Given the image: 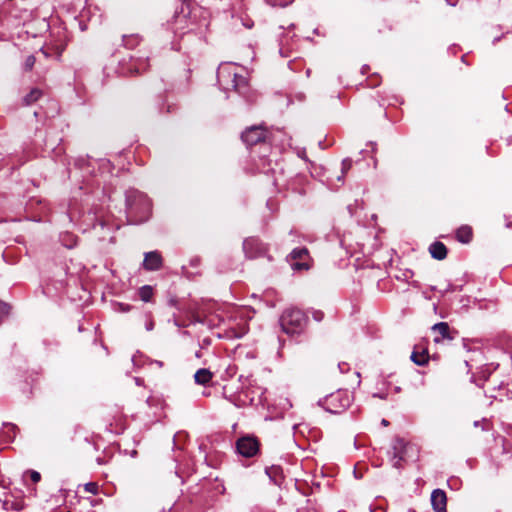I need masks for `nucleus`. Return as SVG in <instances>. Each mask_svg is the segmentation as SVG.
Returning a JSON list of instances; mask_svg holds the SVG:
<instances>
[{"label": "nucleus", "instance_id": "1", "mask_svg": "<svg viewBox=\"0 0 512 512\" xmlns=\"http://www.w3.org/2000/svg\"><path fill=\"white\" fill-rule=\"evenodd\" d=\"M151 203L147 196L135 189L126 191V213L131 224H140L148 220Z\"/></svg>", "mask_w": 512, "mask_h": 512}, {"label": "nucleus", "instance_id": "2", "mask_svg": "<svg viewBox=\"0 0 512 512\" xmlns=\"http://www.w3.org/2000/svg\"><path fill=\"white\" fill-rule=\"evenodd\" d=\"M418 448L416 445L406 441L401 437H395L389 451V460L396 469L403 467V462L416 460L418 458Z\"/></svg>", "mask_w": 512, "mask_h": 512}, {"label": "nucleus", "instance_id": "3", "mask_svg": "<svg viewBox=\"0 0 512 512\" xmlns=\"http://www.w3.org/2000/svg\"><path fill=\"white\" fill-rule=\"evenodd\" d=\"M308 321L306 315L299 309L288 308L280 317V325L288 335H294L301 333Z\"/></svg>", "mask_w": 512, "mask_h": 512}, {"label": "nucleus", "instance_id": "4", "mask_svg": "<svg viewBox=\"0 0 512 512\" xmlns=\"http://www.w3.org/2000/svg\"><path fill=\"white\" fill-rule=\"evenodd\" d=\"M218 83L221 86L231 83L232 88L241 95L247 92V80L234 71L231 65H222L217 71Z\"/></svg>", "mask_w": 512, "mask_h": 512}, {"label": "nucleus", "instance_id": "5", "mask_svg": "<svg viewBox=\"0 0 512 512\" xmlns=\"http://www.w3.org/2000/svg\"><path fill=\"white\" fill-rule=\"evenodd\" d=\"M320 403L328 412L338 414L350 406L351 396L346 390H338L325 397Z\"/></svg>", "mask_w": 512, "mask_h": 512}, {"label": "nucleus", "instance_id": "6", "mask_svg": "<svg viewBox=\"0 0 512 512\" xmlns=\"http://www.w3.org/2000/svg\"><path fill=\"white\" fill-rule=\"evenodd\" d=\"M238 453L246 458L255 456L259 450V442L253 436H244L236 442Z\"/></svg>", "mask_w": 512, "mask_h": 512}, {"label": "nucleus", "instance_id": "7", "mask_svg": "<svg viewBox=\"0 0 512 512\" xmlns=\"http://www.w3.org/2000/svg\"><path fill=\"white\" fill-rule=\"evenodd\" d=\"M266 133L261 126H252L246 129L241 138L247 146L255 145L261 141H264Z\"/></svg>", "mask_w": 512, "mask_h": 512}, {"label": "nucleus", "instance_id": "8", "mask_svg": "<svg viewBox=\"0 0 512 512\" xmlns=\"http://www.w3.org/2000/svg\"><path fill=\"white\" fill-rule=\"evenodd\" d=\"M291 260L293 261L291 263V267L294 270H302V269H308L309 264L306 262V259L309 257L308 250L306 248H295L292 250L290 254Z\"/></svg>", "mask_w": 512, "mask_h": 512}, {"label": "nucleus", "instance_id": "9", "mask_svg": "<svg viewBox=\"0 0 512 512\" xmlns=\"http://www.w3.org/2000/svg\"><path fill=\"white\" fill-rule=\"evenodd\" d=\"M243 250L248 258H256L265 252L264 245L255 238L245 239L243 242Z\"/></svg>", "mask_w": 512, "mask_h": 512}, {"label": "nucleus", "instance_id": "10", "mask_svg": "<svg viewBox=\"0 0 512 512\" xmlns=\"http://www.w3.org/2000/svg\"><path fill=\"white\" fill-rule=\"evenodd\" d=\"M163 260L158 251L147 252L144 255L143 267L147 271H157L162 267Z\"/></svg>", "mask_w": 512, "mask_h": 512}, {"label": "nucleus", "instance_id": "11", "mask_svg": "<svg viewBox=\"0 0 512 512\" xmlns=\"http://www.w3.org/2000/svg\"><path fill=\"white\" fill-rule=\"evenodd\" d=\"M447 497L443 490L435 489L431 494V504L435 512H446Z\"/></svg>", "mask_w": 512, "mask_h": 512}, {"label": "nucleus", "instance_id": "12", "mask_svg": "<svg viewBox=\"0 0 512 512\" xmlns=\"http://www.w3.org/2000/svg\"><path fill=\"white\" fill-rule=\"evenodd\" d=\"M429 252L434 259L443 260L447 256L446 246L439 241L433 242L429 247Z\"/></svg>", "mask_w": 512, "mask_h": 512}, {"label": "nucleus", "instance_id": "13", "mask_svg": "<svg viewBox=\"0 0 512 512\" xmlns=\"http://www.w3.org/2000/svg\"><path fill=\"white\" fill-rule=\"evenodd\" d=\"M432 330L437 332L440 337H435V342H440L442 339H452L449 334V325L446 322H439L432 326Z\"/></svg>", "mask_w": 512, "mask_h": 512}, {"label": "nucleus", "instance_id": "14", "mask_svg": "<svg viewBox=\"0 0 512 512\" xmlns=\"http://www.w3.org/2000/svg\"><path fill=\"white\" fill-rule=\"evenodd\" d=\"M412 362H414L418 366H424L429 361V355L426 349H422L421 351L414 350L410 356Z\"/></svg>", "mask_w": 512, "mask_h": 512}, {"label": "nucleus", "instance_id": "15", "mask_svg": "<svg viewBox=\"0 0 512 512\" xmlns=\"http://www.w3.org/2000/svg\"><path fill=\"white\" fill-rule=\"evenodd\" d=\"M213 377V374L210 372V370L201 368L196 371L194 374V380L199 385H206L211 381Z\"/></svg>", "mask_w": 512, "mask_h": 512}, {"label": "nucleus", "instance_id": "16", "mask_svg": "<svg viewBox=\"0 0 512 512\" xmlns=\"http://www.w3.org/2000/svg\"><path fill=\"white\" fill-rule=\"evenodd\" d=\"M456 237L459 242L469 243L472 238V230L469 226H462L456 232Z\"/></svg>", "mask_w": 512, "mask_h": 512}, {"label": "nucleus", "instance_id": "17", "mask_svg": "<svg viewBox=\"0 0 512 512\" xmlns=\"http://www.w3.org/2000/svg\"><path fill=\"white\" fill-rule=\"evenodd\" d=\"M147 59L148 58L144 57H138L137 59H135L133 62L132 71L137 74L141 73L142 71H145L148 67Z\"/></svg>", "mask_w": 512, "mask_h": 512}, {"label": "nucleus", "instance_id": "18", "mask_svg": "<svg viewBox=\"0 0 512 512\" xmlns=\"http://www.w3.org/2000/svg\"><path fill=\"white\" fill-rule=\"evenodd\" d=\"M139 297L144 302H149L153 296V289L149 285H144L139 289Z\"/></svg>", "mask_w": 512, "mask_h": 512}, {"label": "nucleus", "instance_id": "19", "mask_svg": "<svg viewBox=\"0 0 512 512\" xmlns=\"http://www.w3.org/2000/svg\"><path fill=\"white\" fill-rule=\"evenodd\" d=\"M140 43L138 35L123 36V44L125 47L132 49Z\"/></svg>", "mask_w": 512, "mask_h": 512}, {"label": "nucleus", "instance_id": "20", "mask_svg": "<svg viewBox=\"0 0 512 512\" xmlns=\"http://www.w3.org/2000/svg\"><path fill=\"white\" fill-rule=\"evenodd\" d=\"M42 95V92L39 89H32L28 95L24 98V101L27 105H30L34 102H36L40 96Z\"/></svg>", "mask_w": 512, "mask_h": 512}, {"label": "nucleus", "instance_id": "21", "mask_svg": "<svg viewBox=\"0 0 512 512\" xmlns=\"http://www.w3.org/2000/svg\"><path fill=\"white\" fill-rule=\"evenodd\" d=\"M266 474L270 477V479L275 483L278 484L277 476L280 473L279 467H270L266 468Z\"/></svg>", "mask_w": 512, "mask_h": 512}, {"label": "nucleus", "instance_id": "22", "mask_svg": "<svg viewBox=\"0 0 512 512\" xmlns=\"http://www.w3.org/2000/svg\"><path fill=\"white\" fill-rule=\"evenodd\" d=\"M352 167V160L350 158H346L342 161V174L338 176V180H342L344 175L351 169Z\"/></svg>", "mask_w": 512, "mask_h": 512}, {"label": "nucleus", "instance_id": "23", "mask_svg": "<svg viewBox=\"0 0 512 512\" xmlns=\"http://www.w3.org/2000/svg\"><path fill=\"white\" fill-rule=\"evenodd\" d=\"M84 490L88 493L96 495L99 490V486L96 482H88L84 485Z\"/></svg>", "mask_w": 512, "mask_h": 512}, {"label": "nucleus", "instance_id": "24", "mask_svg": "<svg viewBox=\"0 0 512 512\" xmlns=\"http://www.w3.org/2000/svg\"><path fill=\"white\" fill-rule=\"evenodd\" d=\"M269 5L276 7H285L287 6L291 0H265Z\"/></svg>", "mask_w": 512, "mask_h": 512}, {"label": "nucleus", "instance_id": "25", "mask_svg": "<svg viewBox=\"0 0 512 512\" xmlns=\"http://www.w3.org/2000/svg\"><path fill=\"white\" fill-rule=\"evenodd\" d=\"M35 57L33 55H29L26 59H25V62H24V68L26 70H31L35 64Z\"/></svg>", "mask_w": 512, "mask_h": 512}, {"label": "nucleus", "instance_id": "26", "mask_svg": "<svg viewBox=\"0 0 512 512\" xmlns=\"http://www.w3.org/2000/svg\"><path fill=\"white\" fill-rule=\"evenodd\" d=\"M4 428L8 430V433H10V432L12 433V435H9V438L13 439L15 437L16 426L8 423V424L4 425Z\"/></svg>", "mask_w": 512, "mask_h": 512}, {"label": "nucleus", "instance_id": "27", "mask_svg": "<svg viewBox=\"0 0 512 512\" xmlns=\"http://www.w3.org/2000/svg\"><path fill=\"white\" fill-rule=\"evenodd\" d=\"M130 305L129 304H124V303H117L116 304V310L120 311V312H128L130 310Z\"/></svg>", "mask_w": 512, "mask_h": 512}, {"label": "nucleus", "instance_id": "28", "mask_svg": "<svg viewBox=\"0 0 512 512\" xmlns=\"http://www.w3.org/2000/svg\"><path fill=\"white\" fill-rule=\"evenodd\" d=\"M145 328L147 331H151L154 328V322L150 316H147V320L145 323Z\"/></svg>", "mask_w": 512, "mask_h": 512}, {"label": "nucleus", "instance_id": "29", "mask_svg": "<svg viewBox=\"0 0 512 512\" xmlns=\"http://www.w3.org/2000/svg\"><path fill=\"white\" fill-rule=\"evenodd\" d=\"M30 476H31V480L34 482V483H37L40 481L41 479V475L39 472L37 471H31L30 472Z\"/></svg>", "mask_w": 512, "mask_h": 512}, {"label": "nucleus", "instance_id": "30", "mask_svg": "<svg viewBox=\"0 0 512 512\" xmlns=\"http://www.w3.org/2000/svg\"><path fill=\"white\" fill-rule=\"evenodd\" d=\"M54 49H55V53H56L57 57H60L62 52L65 49V45L64 44H57V45L54 46Z\"/></svg>", "mask_w": 512, "mask_h": 512}, {"label": "nucleus", "instance_id": "31", "mask_svg": "<svg viewBox=\"0 0 512 512\" xmlns=\"http://www.w3.org/2000/svg\"><path fill=\"white\" fill-rule=\"evenodd\" d=\"M68 237H69L68 243L65 242L64 245L68 248H73L76 245V239L71 235H68Z\"/></svg>", "mask_w": 512, "mask_h": 512}, {"label": "nucleus", "instance_id": "32", "mask_svg": "<svg viewBox=\"0 0 512 512\" xmlns=\"http://www.w3.org/2000/svg\"><path fill=\"white\" fill-rule=\"evenodd\" d=\"M338 368L342 373H345L349 370V366L347 363H339Z\"/></svg>", "mask_w": 512, "mask_h": 512}, {"label": "nucleus", "instance_id": "33", "mask_svg": "<svg viewBox=\"0 0 512 512\" xmlns=\"http://www.w3.org/2000/svg\"><path fill=\"white\" fill-rule=\"evenodd\" d=\"M313 318L316 321H321L323 319V313L321 311H316L313 313Z\"/></svg>", "mask_w": 512, "mask_h": 512}, {"label": "nucleus", "instance_id": "34", "mask_svg": "<svg viewBox=\"0 0 512 512\" xmlns=\"http://www.w3.org/2000/svg\"><path fill=\"white\" fill-rule=\"evenodd\" d=\"M284 47H285L284 41H283V40H280V53H281L282 55H283Z\"/></svg>", "mask_w": 512, "mask_h": 512}, {"label": "nucleus", "instance_id": "35", "mask_svg": "<svg viewBox=\"0 0 512 512\" xmlns=\"http://www.w3.org/2000/svg\"><path fill=\"white\" fill-rule=\"evenodd\" d=\"M243 25L247 28H251L253 23L251 21L243 22Z\"/></svg>", "mask_w": 512, "mask_h": 512}, {"label": "nucleus", "instance_id": "36", "mask_svg": "<svg viewBox=\"0 0 512 512\" xmlns=\"http://www.w3.org/2000/svg\"><path fill=\"white\" fill-rule=\"evenodd\" d=\"M381 424H382L383 426L387 427V426L389 425V421H388V420H386V419H382Z\"/></svg>", "mask_w": 512, "mask_h": 512}, {"label": "nucleus", "instance_id": "37", "mask_svg": "<svg viewBox=\"0 0 512 512\" xmlns=\"http://www.w3.org/2000/svg\"><path fill=\"white\" fill-rule=\"evenodd\" d=\"M137 385H141V380L139 378L135 379Z\"/></svg>", "mask_w": 512, "mask_h": 512}, {"label": "nucleus", "instance_id": "38", "mask_svg": "<svg viewBox=\"0 0 512 512\" xmlns=\"http://www.w3.org/2000/svg\"><path fill=\"white\" fill-rule=\"evenodd\" d=\"M97 462H98V464H100V465H101V464H103V461H102V459H101V458H98V459H97Z\"/></svg>", "mask_w": 512, "mask_h": 512}, {"label": "nucleus", "instance_id": "39", "mask_svg": "<svg viewBox=\"0 0 512 512\" xmlns=\"http://www.w3.org/2000/svg\"><path fill=\"white\" fill-rule=\"evenodd\" d=\"M474 426H475V427H478V426H479V421H475V422H474Z\"/></svg>", "mask_w": 512, "mask_h": 512}, {"label": "nucleus", "instance_id": "40", "mask_svg": "<svg viewBox=\"0 0 512 512\" xmlns=\"http://www.w3.org/2000/svg\"><path fill=\"white\" fill-rule=\"evenodd\" d=\"M198 260H192V265H196Z\"/></svg>", "mask_w": 512, "mask_h": 512}, {"label": "nucleus", "instance_id": "41", "mask_svg": "<svg viewBox=\"0 0 512 512\" xmlns=\"http://www.w3.org/2000/svg\"><path fill=\"white\" fill-rule=\"evenodd\" d=\"M183 3H187L189 2L190 0H181Z\"/></svg>", "mask_w": 512, "mask_h": 512}, {"label": "nucleus", "instance_id": "42", "mask_svg": "<svg viewBox=\"0 0 512 512\" xmlns=\"http://www.w3.org/2000/svg\"><path fill=\"white\" fill-rule=\"evenodd\" d=\"M99 223H100V225H101L102 227L104 226V222H103V221H100Z\"/></svg>", "mask_w": 512, "mask_h": 512}, {"label": "nucleus", "instance_id": "43", "mask_svg": "<svg viewBox=\"0 0 512 512\" xmlns=\"http://www.w3.org/2000/svg\"><path fill=\"white\" fill-rule=\"evenodd\" d=\"M163 512H166L165 510H163Z\"/></svg>", "mask_w": 512, "mask_h": 512}]
</instances>
